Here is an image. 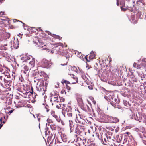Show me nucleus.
<instances>
[{
	"label": "nucleus",
	"instance_id": "obj_5",
	"mask_svg": "<svg viewBox=\"0 0 146 146\" xmlns=\"http://www.w3.org/2000/svg\"><path fill=\"white\" fill-rule=\"evenodd\" d=\"M131 135L129 132H127L122 135V137H123V143H125L128 139L129 136H131Z\"/></svg>",
	"mask_w": 146,
	"mask_h": 146
},
{
	"label": "nucleus",
	"instance_id": "obj_19",
	"mask_svg": "<svg viewBox=\"0 0 146 146\" xmlns=\"http://www.w3.org/2000/svg\"><path fill=\"white\" fill-rule=\"evenodd\" d=\"M97 111L98 114L100 115V117L101 118H103V115L104 114L102 113L101 110L99 108H98L97 109Z\"/></svg>",
	"mask_w": 146,
	"mask_h": 146
},
{
	"label": "nucleus",
	"instance_id": "obj_26",
	"mask_svg": "<svg viewBox=\"0 0 146 146\" xmlns=\"http://www.w3.org/2000/svg\"><path fill=\"white\" fill-rule=\"evenodd\" d=\"M72 108L70 106H68V107L66 108V110L67 113L71 112Z\"/></svg>",
	"mask_w": 146,
	"mask_h": 146
},
{
	"label": "nucleus",
	"instance_id": "obj_60",
	"mask_svg": "<svg viewBox=\"0 0 146 146\" xmlns=\"http://www.w3.org/2000/svg\"><path fill=\"white\" fill-rule=\"evenodd\" d=\"M108 139H109V142L111 140H112L113 141L114 140H113V139H111V137L110 136H108Z\"/></svg>",
	"mask_w": 146,
	"mask_h": 146
},
{
	"label": "nucleus",
	"instance_id": "obj_63",
	"mask_svg": "<svg viewBox=\"0 0 146 146\" xmlns=\"http://www.w3.org/2000/svg\"><path fill=\"white\" fill-rule=\"evenodd\" d=\"M135 131L137 132H140V130L139 129V128H137L135 129Z\"/></svg>",
	"mask_w": 146,
	"mask_h": 146
},
{
	"label": "nucleus",
	"instance_id": "obj_45",
	"mask_svg": "<svg viewBox=\"0 0 146 146\" xmlns=\"http://www.w3.org/2000/svg\"><path fill=\"white\" fill-rule=\"evenodd\" d=\"M48 107H48V105H46V106L45 107V108L46 110V112H48L49 110L48 109Z\"/></svg>",
	"mask_w": 146,
	"mask_h": 146
},
{
	"label": "nucleus",
	"instance_id": "obj_12",
	"mask_svg": "<svg viewBox=\"0 0 146 146\" xmlns=\"http://www.w3.org/2000/svg\"><path fill=\"white\" fill-rule=\"evenodd\" d=\"M31 57H32L31 56H27L26 55H23L21 57V59L24 60V61L26 62L27 60H29Z\"/></svg>",
	"mask_w": 146,
	"mask_h": 146
},
{
	"label": "nucleus",
	"instance_id": "obj_46",
	"mask_svg": "<svg viewBox=\"0 0 146 146\" xmlns=\"http://www.w3.org/2000/svg\"><path fill=\"white\" fill-rule=\"evenodd\" d=\"M30 92L32 94H33V88L32 87H31V90L30 91Z\"/></svg>",
	"mask_w": 146,
	"mask_h": 146
},
{
	"label": "nucleus",
	"instance_id": "obj_61",
	"mask_svg": "<svg viewBox=\"0 0 146 146\" xmlns=\"http://www.w3.org/2000/svg\"><path fill=\"white\" fill-rule=\"evenodd\" d=\"M137 64L136 63H134L133 64V66L134 67H137Z\"/></svg>",
	"mask_w": 146,
	"mask_h": 146
},
{
	"label": "nucleus",
	"instance_id": "obj_22",
	"mask_svg": "<svg viewBox=\"0 0 146 146\" xmlns=\"http://www.w3.org/2000/svg\"><path fill=\"white\" fill-rule=\"evenodd\" d=\"M123 104L125 106H126L127 107L131 105V104H130L129 102L125 100H123Z\"/></svg>",
	"mask_w": 146,
	"mask_h": 146
},
{
	"label": "nucleus",
	"instance_id": "obj_49",
	"mask_svg": "<svg viewBox=\"0 0 146 146\" xmlns=\"http://www.w3.org/2000/svg\"><path fill=\"white\" fill-rule=\"evenodd\" d=\"M63 80L64 81V83H66L67 85L68 84H70V82L69 81H66V80H64V79H63Z\"/></svg>",
	"mask_w": 146,
	"mask_h": 146
},
{
	"label": "nucleus",
	"instance_id": "obj_29",
	"mask_svg": "<svg viewBox=\"0 0 146 146\" xmlns=\"http://www.w3.org/2000/svg\"><path fill=\"white\" fill-rule=\"evenodd\" d=\"M143 133V134H139V137L141 139H144V138H146V135H144Z\"/></svg>",
	"mask_w": 146,
	"mask_h": 146
},
{
	"label": "nucleus",
	"instance_id": "obj_28",
	"mask_svg": "<svg viewBox=\"0 0 146 146\" xmlns=\"http://www.w3.org/2000/svg\"><path fill=\"white\" fill-rule=\"evenodd\" d=\"M40 87V89L39 88H38L37 87H36L37 90L38 91H42H42H44V92L42 93L43 95H44V92L46 91V89L44 90L43 87L42 88L41 87Z\"/></svg>",
	"mask_w": 146,
	"mask_h": 146
},
{
	"label": "nucleus",
	"instance_id": "obj_51",
	"mask_svg": "<svg viewBox=\"0 0 146 146\" xmlns=\"http://www.w3.org/2000/svg\"><path fill=\"white\" fill-rule=\"evenodd\" d=\"M141 65H137V68L138 69H140L141 68Z\"/></svg>",
	"mask_w": 146,
	"mask_h": 146
},
{
	"label": "nucleus",
	"instance_id": "obj_62",
	"mask_svg": "<svg viewBox=\"0 0 146 146\" xmlns=\"http://www.w3.org/2000/svg\"><path fill=\"white\" fill-rule=\"evenodd\" d=\"M101 79L102 81H105L106 80V79L103 78L102 77H101Z\"/></svg>",
	"mask_w": 146,
	"mask_h": 146
},
{
	"label": "nucleus",
	"instance_id": "obj_48",
	"mask_svg": "<svg viewBox=\"0 0 146 146\" xmlns=\"http://www.w3.org/2000/svg\"><path fill=\"white\" fill-rule=\"evenodd\" d=\"M46 33H47L48 35H51L52 36V35H53V34H52L51 32H50L48 31H46Z\"/></svg>",
	"mask_w": 146,
	"mask_h": 146
},
{
	"label": "nucleus",
	"instance_id": "obj_17",
	"mask_svg": "<svg viewBox=\"0 0 146 146\" xmlns=\"http://www.w3.org/2000/svg\"><path fill=\"white\" fill-rule=\"evenodd\" d=\"M45 133L46 137H47V136H50V134L51 133L50 131L49 130L48 128L47 127H46L45 128Z\"/></svg>",
	"mask_w": 146,
	"mask_h": 146
},
{
	"label": "nucleus",
	"instance_id": "obj_2",
	"mask_svg": "<svg viewBox=\"0 0 146 146\" xmlns=\"http://www.w3.org/2000/svg\"><path fill=\"white\" fill-rule=\"evenodd\" d=\"M109 102L115 108V106L117 104H119L120 100L117 98H115L114 96L110 97L109 100H108Z\"/></svg>",
	"mask_w": 146,
	"mask_h": 146
},
{
	"label": "nucleus",
	"instance_id": "obj_39",
	"mask_svg": "<svg viewBox=\"0 0 146 146\" xmlns=\"http://www.w3.org/2000/svg\"><path fill=\"white\" fill-rule=\"evenodd\" d=\"M54 95L55 96L54 98H56V100H58V97L59 96V94H58L57 93H54Z\"/></svg>",
	"mask_w": 146,
	"mask_h": 146
},
{
	"label": "nucleus",
	"instance_id": "obj_16",
	"mask_svg": "<svg viewBox=\"0 0 146 146\" xmlns=\"http://www.w3.org/2000/svg\"><path fill=\"white\" fill-rule=\"evenodd\" d=\"M136 3L137 5H140L141 7H143L144 5V2L143 0H138L137 1Z\"/></svg>",
	"mask_w": 146,
	"mask_h": 146
},
{
	"label": "nucleus",
	"instance_id": "obj_34",
	"mask_svg": "<svg viewBox=\"0 0 146 146\" xmlns=\"http://www.w3.org/2000/svg\"><path fill=\"white\" fill-rule=\"evenodd\" d=\"M51 115L55 118L57 119V118H58L57 115H55L54 111H52L51 112Z\"/></svg>",
	"mask_w": 146,
	"mask_h": 146
},
{
	"label": "nucleus",
	"instance_id": "obj_52",
	"mask_svg": "<svg viewBox=\"0 0 146 146\" xmlns=\"http://www.w3.org/2000/svg\"><path fill=\"white\" fill-rule=\"evenodd\" d=\"M118 105L119 104H117L116 106H115V108H117L119 109H121V107Z\"/></svg>",
	"mask_w": 146,
	"mask_h": 146
},
{
	"label": "nucleus",
	"instance_id": "obj_41",
	"mask_svg": "<svg viewBox=\"0 0 146 146\" xmlns=\"http://www.w3.org/2000/svg\"><path fill=\"white\" fill-rule=\"evenodd\" d=\"M119 140L120 141V142L121 141L123 140V137H122V135H121L119 137Z\"/></svg>",
	"mask_w": 146,
	"mask_h": 146
},
{
	"label": "nucleus",
	"instance_id": "obj_15",
	"mask_svg": "<svg viewBox=\"0 0 146 146\" xmlns=\"http://www.w3.org/2000/svg\"><path fill=\"white\" fill-rule=\"evenodd\" d=\"M69 126L70 128V132H72L74 130V128L73 127L74 126V125L73 124V122L72 120H69Z\"/></svg>",
	"mask_w": 146,
	"mask_h": 146
},
{
	"label": "nucleus",
	"instance_id": "obj_6",
	"mask_svg": "<svg viewBox=\"0 0 146 146\" xmlns=\"http://www.w3.org/2000/svg\"><path fill=\"white\" fill-rule=\"evenodd\" d=\"M40 67L38 68L37 69L34 70L33 72L32 76L34 77L35 78H38V79H40L39 77V74L40 71L39 70V69Z\"/></svg>",
	"mask_w": 146,
	"mask_h": 146
},
{
	"label": "nucleus",
	"instance_id": "obj_9",
	"mask_svg": "<svg viewBox=\"0 0 146 146\" xmlns=\"http://www.w3.org/2000/svg\"><path fill=\"white\" fill-rule=\"evenodd\" d=\"M76 99H77L78 103L80 105H82L83 102L82 98H81L80 95L78 94H76Z\"/></svg>",
	"mask_w": 146,
	"mask_h": 146
},
{
	"label": "nucleus",
	"instance_id": "obj_30",
	"mask_svg": "<svg viewBox=\"0 0 146 146\" xmlns=\"http://www.w3.org/2000/svg\"><path fill=\"white\" fill-rule=\"evenodd\" d=\"M52 36L55 39H58L59 40H60V38H60L59 35H56L54 34H53V35H52Z\"/></svg>",
	"mask_w": 146,
	"mask_h": 146
},
{
	"label": "nucleus",
	"instance_id": "obj_59",
	"mask_svg": "<svg viewBox=\"0 0 146 146\" xmlns=\"http://www.w3.org/2000/svg\"><path fill=\"white\" fill-rule=\"evenodd\" d=\"M34 95L33 96V98H35L36 97V96H37V94L35 93V92H34Z\"/></svg>",
	"mask_w": 146,
	"mask_h": 146
},
{
	"label": "nucleus",
	"instance_id": "obj_23",
	"mask_svg": "<svg viewBox=\"0 0 146 146\" xmlns=\"http://www.w3.org/2000/svg\"><path fill=\"white\" fill-rule=\"evenodd\" d=\"M61 137L62 139V141L64 142H65L66 141V135L62 133L61 135Z\"/></svg>",
	"mask_w": 146,
	"mask_h": 146
},
{
	"label": "nucleus",
	"instance_id": "obj_20",
	"mask_svg": "<svg viewBox=\"0 0 146 146\" xmlns=\"http://www.w3.org/2000/svg\"><path fill=\"white\" fill-rule=\"evenodd\" d=\"M85 111L88 112H90L91 111V109L87 105L85 106L84 109V110Z\"/></svg>",
	"mask_w": 146,
	"mask_h": 146
},
{
	"label": "nucleus",
	"instance_id": "obj_43",
	"mask_svg": "<svg viewBox=\"0 0 146 146\" xmlns=\"http://www.w3.org/2000/svg\"><path fill=\"white\" fill-rule=\"evenodd\" d=\"M143 117H144V119L143 120H142V119L141 121L142 120L143 122L144 123H145V124H146V116H143ZM141 119H142V118Z\"/></svg>",
	"mask_w": 146,
	"mask_h": 146
},
{
	"label": "nucleus",
	"instance_id": "obj_53",
	"mask_svg": "<svg viewBox=\"0 0 146 146\" xmlns=\"http://www.w3.org/2000/svg\"><path fill=\"white\" fill-rule=\"evenodd\" d=\"M145 139H146V138ZM142 141L144 144L145 145H146V139L144 140L143 139H142Z\"/></svg>",
	"mask_w": 146,
	"mask_h": 146
},
{
	"label": "nucleus",
	"instance_id": "obj_4",
	"mask_svg": "<svg viewBox=\"0 0 146 146\" xmlns=\"http://www.w3.org/2000/svg\"><path fill=\"white\" fill-rule=\"evenodd\" d=\"M41 64L43 67L46 68L49 67L51 64V63L45 59H43L42 60Z\"/></svg>",
	"mask_w": 146,
	"mask_h": 146
},
{
	"label": "nucleus",
	"instance_id": "obj_13",
	"mask_svg": "<svg viewBox=\"0 0 146 146\" xmlns=\"http://www.w3.org/2000/svg\"><path fill=\"white\" fill-rule=\"evenodd\" d=\"M3 71V70L1 72L3 74V76H4V77H7V78H9L10 76L9 73L6 71Z\"/></svg>",
	"mask_w": 146,
	"mask_h": 146
},
{
	"label": "nucleus",
	"instance_id": "obj_31",
	"mask_svg": "<svg viewBox=\"0 0 146 146\" xmlns=\"http://www.w3.org/2000/svg\"><path fill=\"white\" fill-rule=\"evenodd\" d=\"M135 15H131V19L130 21L132 23H133L134 22L133 21L135 20Z\"/></svg>",
	"mask_w": 146,
	"mask_h": 146
},
{
	"label": "nucleus",
	"instance_id": "obj_1",
	"mask_svg": "<svg viewBox=\"0 0 146 146\" xmlns=\"http://www.w3.org/2000/svg\"><path fill=\"white\" fill-rule=\"evenodd\" d=\"M62 43L60 42L57 43L55 44L56 46L54 48L53 50L51 51V53H54L55 54H58L62 55V56H65L66 58L70 57L69 53L67 50H63L62 47L61 46Z\"/></svg>",
	"mask_w": 146,
	"mask_h": 146
},
{
	"label": "nucleus",
	"instance_id": "obj_27",
	"mask_svg": "<svg viewBox=\"0 0 146 146\" xmlns=\"http://www.w3.org/2000/svg\"><path fill=\"white\" fill-rule=\"evenodd\" d=\"M140 130V132H141L142 133H144L145 131V128L142 126H141L139 127Z\"/></svg>",
	"mask_w": 146,
	"mask_h": 146
},
{
	"label": "nucleus",
	"instance_id": "obj_7",
	"mask_svg": "<svg viewBox=\"0 0 146 146\" xmlns=\"http://www.w3.org/2000/svg\"><path fill=\"white\" fill-rule=\"evenodd\" d=\"M137 74L138 75L139 77H140L141 80L142 81H143V82H145V81H146L145 79H146V73H140L138 72H137Z\"/></svg>",
	"mask_w": 146,
	"mask_h": 146
},
{
	"label": "nucleus",
	"instance_id": "obj_14",
	"mask_svg": "<svg viewBox=\"0 0 146 146\" xmlns=\"http://www.w3.org/2000/svg\"><path fill=\"white\" fill-rule=\"evenodd\" d=\"M111 118L110 121V123H116L119 122V120L118 118L117 117H111Z\"/></svg>",
	"mask_w": 146,
	"mask_h": 146
},
{
	"label": "nucleus",
	"instance_id": "obj_37",
	"mask_svg": "<svg viewBox=\"0 0 146 146\" xmlns=\"http://www.w3.org/2000/svg\"><path fill=\"white\" fill-rule=\"evenodd\" d=\"M68 116L69 117L70 119L72 118V114L71 112L67 113Z\"/></svg>",
	"mask_w": 146,
	"mask_h": 146
},
{
	"label": "nucleus",
	"instance_id": "obj_8",
	"mask_svg": "<svg viewBox=\"0 0 146 146\" xmlns=\"http://www.w3.org/2000/svg\"><path fill=\"white\" fill-rule=\"evenodd\" d=\"M53 134H52V133H51L50 136H47V142L48 144L50 143V145L53 143L55 137H53Z\"/></svg>",
	"mask_w": 146,
	"mask_h": 146
},
{
	"label": "nucleus",
	"instance_id": "obj_58",
	"mask_svg": "<svg viewBox=\"0 0 146 146\" xmlns=\"http://www.w3.org/2000/svg\"><path fill=\"white\" fill-rule=\"evenodd\" d=\"M65 93V94H66V92H65V91L64 90H62L61 91V93L62 94H64V93Z\"/></svg>",
	"mask_w": 146,
	"mask_h": 146
},
{
	"label": "nucleus",
	"instance_id": "obj_21",
	"mask_svg": "<svg viewBox=\"0 0 146 146\" xmlns=\"http://www.w3.org/2000/svg\"><path fill=\"white\" fill-rule=\"evenodd\" d=\"M107 140L108 142H109V139H108V137H107V136L106 137V138H104V140H103V139L102 138V141H101L102 143L103 144L106 145V144L104 143V142H106V141H107Z\"/></svg>",
	"mask_w": 146,
	"mask_h": 146
},
{
	"label": "nucleus",
	"instance_id": "obj_18",
	"mask_svg": "<svg viewBox=\"0 0 146 146\" xmlns=\"http://www.w3.org/2000/svg\"><path fill=\"white\" fill-rule=\"evenodd\" d=\"M90 54L91 55L89 57V59H92L95 57L96 55L94 54V52L93 51L91 52Z\"/></svg>",
	"mask_w": 146,
	"mask_h": 146
},
{
	"label": "nucleus",
	"instance_id": "obj_47",
	"mask_svg": "<svg viewBox=\"0 0 146 146\" xmlns=\"http://www.w3.org/2000/svg\"><path fill=\"white\" fill-rule=\"evenodd\" d=\"M3 80L5 83H8L9 82V81L6 79V78L5 77L3 79Z\"/></svg>",
	"mask_w": 146,
	"mask_h": 146
},
{
	"label": "nucleus",
	"instance_id": "obj_42",
	"mask_svg": "<svg viewBox=\"0 0 146 146\" xmlns=\"http://www.w3.org/2000/svg\"><path fill=\"white\" fill-rule=\"evenodd\" d=\"M24 70H25L26 71L29 72V68L28 67L26 66H24Z\"/></svg>",
	"mask_w": 146,
	"mask_h": 146
},
{
	"label": "nucleus",
	"instance_id": "obj_44",
	"mask_svg": "<svg viewBox=\"0 0 146 146\" xmlns=\"http://www.w3.org/2000/svg\"><path fill=\"white\" fill-rule=\"evenodd\" d=\"M121 10L123 11H125L126 10V9L125 8V7L123 6L121 7Z\"/></svg>",
	"mask_w": 146,
	"mask_h": 146
},
{
	"label": "nucleus",
	"instance_id": "obj_25",
	"mask_svg": "<svg viewBox=\"0 0 146 146\" xmlns=\"http://www.w3.org/2000/svg\"><path fill=\"white\" fill-rule=\"evenodd\" d=\"M40 72H39V77H42L44 76L45 75H46V74L43 71H40Z\"/></svg>",
	"mask_w": 146,
	"mask_h": 146
},
{
	"label": "nucleus",
	"instance_id": "obj_33",
	"mask_svg": "<svg viewBox=\"0 0 146 146\" xmlns=\"http://www.w3.org/2000/svg\"><path fill=\"white\" fill-rule=\"evenodd\" d=\"M21 72L22 73V74L24 76V75H26L27 76L29 74V72L25 71V70H23Z\"/></svg>",
	"mask_w": 146,
	"mask_h": 146
},
{
	"label": "nucleus",
	"instance_id": "obj_54",
	"mask_svg": "<svg viewBox=\"0 0 146 146\" xmlns=\"http://www.w3.org/2000/svg\"><path fill=\"white\" fill-rule=\"evenodd\" d=\"M66 87L68 90H70V87L68 86L67 84L66 85Z\"/></svg>",
	"mask_w": 146,
	"mask_h": 146
},
{
	"label": "nucleus",
	"instance_id": "obj_55",
	"mask_svg": "<svg viewBox=\"0 0 146 146\" xmlns=\"http://www.w3.org/2000/svg\"><path fill=\"white\" fill-rule=\"evenodd\" d=\"M13 111V110H11L10 111H9V112H8V114H9V115Z\"/></svg>",
	"mask_w": 146,
	"mask_h": 146
},
{
	"label": "nucleus",
	"instance_id": "obj_40",
	"mask_svg": "<svg viewBox=\"0 0 146 146\" xmlns=\"http://www.w3.org/2000/svg\"><path fill=\"white\" fill-rule=\"evenodd\" d=\"M74 79L76 81V82L72 83V84H75L78 81V78L76 77V76H73V77Z\"/></svg>",
	"mask_w": 146,
	"mask_h": 146
},
{
	"label": "nucleus",
	"instance_id": "obj_64",
	"mask_svg": "<svg viewBox=\"0 0 146 146\" xmlns=\"http://www.w3.org/2000/svg\"><path fill=\"white\" fill-rule=\"evenodd\" d=\"M73 70H74L75 71H76V70H77V68L75 66H73Z\"/></svg>",
	"mask_w": 146,
	"mask_h": 146
},
{
	"label": "nucleus",
	"instance_id": "obj_57",
	"mask_svg": "<svg viewBox=\"0 0 146 146\" xmlns=\"http://www.w3.org/2000/svg\"><path fill=\"white\" fill-rule=\"evenodd\" d=\"M4 78L5 77H4V76H3V75L1 76H0V79L1 80H3V78Z\"/></svg>",
	"mask_w": 146,
	"mask_h": 146
},
{
	"label": "nucleus",
	"instance_id": "obj_24",
	"mask_svg": "<svg viewBox=\"0 0 146 146\" xmlns=\"http://www.w3.org/2000/svg\"><path fill=\"white\" fill-rule=\"evenodd\" d=\"M35 60L33 59L32 61H31L29 62V64L31 66V67H33L35 65Z\"/></svg>",
	"mask_w": 146,
	"mask_h": 146
},
{
	"label": "nucleus",
	"instance_id": "obj_56",
	"mask_svg": "<svg viewBox=\"0 0 146 146\" xmlns=\"http://www.w3.org/2000/svg\"><path fill=\"white\" fill-rule=\"evenodd\" d=\"M25 25L24 23H23V27L25 29H26L27 27L25 26Z\"/></svg>",
	"mask_w": 146,
	"mask_h": 146
},
{
	"label": "nucleus",
	"instance_id": "obj_10",
	"mask_svg": "<svg viewBox=\"0 0 146 146\" xmlns=\"http://www.w3.org/2000/svg\"><path fill=\"white\" fill-rule=\"evenodd\" d=\"M103 117L106 121L108 122H110L111 119L112 118L111 116L104 114L103 115Z\"/></svg>",
	"mask_w": 146,
	"mask_h": 146
},
{
	"label": "nucleus",
	"instance_id": "obj_32",
	"mask_svg": "<svg viewBox=\"0 0 146 146\" xmlns=\"http://www.w3.org/2000/svg\"><path fill=\"white\" fill-rule=\"evenodd\" d=\"M50 128L52 130H56V127L54 124L51 125Z\"/></svg>",
	"mask_w": 146,
	"mask_h": 146
},
{
	"label": "nucleus",
	"instance_id": "obj_50",
	"mask_svg": "<svg viewBox=\"0 0 146 146\" xmlns=\"http://www.w3.org/2000/svg\"><path fill=\"white\" fill-rule=\"evenodd\" d=\"M76 123H81V121L77 119V120H76ZM81 124H83L82 122L81 123Z\"/></svg>",
	"mask_w": 146,
	"mask_h": 146
},
{
	"label": "nucleus",
	"instance_id": "obj_35",
	"mask_svg": "<svg viewBox=\"0 0 146 146\" xmlns=\"http://www.w3.org/2000/svg\"><path fill=\"white\" fill-rule=\"evenodd\" d=\"M16 44H17V46H16V44H15V43L13 44V46L14 48H15L16 49H17L19 47L18 45L19 44L18 43V42L17 41L16 42Z\"/></svg>",
	"mask_w": 146,
	"mask_h": 146
},
{
	"label": "nucleus",
	"instance_id": "obj_36",
	"mask_svg": "<svg viewBox=\"0 0 146 146\" xmlns=\"http://www.w3.org/2000/svg\"><path fill=\"white\" fill-rule=\"evenodd\" d=\"M142 61L143 62H144L142 63L141 64V66H142L143 67H146V64H145V59H143L142 60Z\"/></svg>",
	"mask_w": 146,
	"mask_h": 146
},
{
	"label": "nucleus",
	"instance_id": "obj_38",
	"mask_svg": "<svg viewBox=\"0 0 146 146\" xmlns=\"http://www.w3.org/2000/svg\"><path fill=\"white\" fill-rule=\"evenodd\" d=\"M121 95L122 96L125 97H127L128 96V94H127L126 92L124 93H121Z\"/></svg>",
	"mask_w": 146,
	"mask_h": 146
},
{
	"label": "nucleus",
	"instance_id": "obj_11",
	"mask_svg": "<svg viewBox=\"0 0 146 146\" xmlns=\"http://www.w3.org/2000/svg\"><path fill=\"white\" fill-rule=\"evenodd\" d=\"M131 119H134L136 120L139 121V122H141V121L142 120V119H141L140 120V118H138L137 115H135L134 114H132V116L131 117Z\"/></svg>",
	"mask_w": 146,
	"mask_h": 146
},
{
	"label": "nucleus",
	"instance_id": "obj_3",
	"mask_svg": "<svg viewBox=\"0 0 146 146\" xmlns=\"http://www.w3.org/2000/svg\"><path fill=\"white\" fill-rule=\"evenodd\" d=\"M76 125V126L75 127V132L78 135H80L82 132L84 131V128L79 125L77 124Z\"/></svg>",
	"mask_w": 146,
	"mask_h": 146
}]
</instances>
